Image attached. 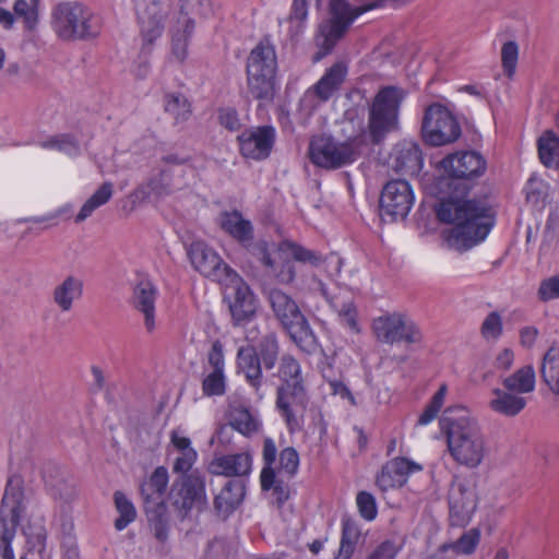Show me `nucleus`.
<instances>
[{
    "instance_id": "nucleus-1",
    "label": "nucleus",
    "mask_w": 559,
    "mask_h": 559,
    "mask_svg": "<svg viewBox=\"0 0 559 559\" xmlns=\"http://www.w3.org/2000/svg\"><path fill=\"white\" fill-rule=\"evenodd\" d=\"M407 92L399 86L381 87L369 107L368 127L361 133L340 142L332 136L320 135L311 140L309 155L318 167L336 169L354 163L360 155V145L378 144L389 133L400 129V109Z\"/></svg>"
},
{
    "instance_id": "nucleus-2",
    "label": "nucleus",
    "mask_w": 559,
    "mask_h": 559,
    "mask_svg": "<svg viewBox=\"0 0 559 559\" xmlns=\"http://www.w3.org/2000/svg\"><path fill=\"white\" fill-rule=\"evenodd\" d=\"M462 193H452L441 200L436 214L441 223L452 227L443 231L447 245L465 252L481 243L495 225L491 207L483 200L466 199Z\"/></svg>"
},
{
    "instance_id": "nucleus-3",
    "label": "nucleus",
    "mask_w": 559,
    "mask_h": 559,
    "mask_svg": "<svg viewBox=\"0 0 559 559\" xmlns=\"http://www.w3.org/2000/svg\"><path fill=\"white\" fill-rule=\"evenodd\" d=\"M453 461L467 468L478 467L489 454V445L478 421L463 408H449L440 419Z\"/></svg>"
},
{
    "instance_id": "nucleus-4",
    "label": "nucleus",
    "mask_w": 559,
    "mask_h": 559,
    "mask_svg": "<svg viewBox=\"0 0 559 559\" xmlns=\"http://www.w3.org/2000/svg\"><path fill=\"white\" fill-rule=\"evenodd\" d=\"M258 250L259 260L267 273L283 285L292 284L297 275L296 265L290 259L312 266H318L323 262L319 252L289 240H283L277 245L263 242L258 246Z\"/></svg>"
},
{
    "instance_id": "nucleus-5",
    "label": "nucleus",
    "mask_w": 559,
    "mask_h": 559,
    "mask_svg": "<svg viewBox=\"0 0 559 559\" xmlns=\"http://www.w3.org/2000/svg\"><path fill=\"white\" fill-rule=\"evenodd\" d=\"M51 28L64 41L90 39L98 36L100 21L80 2H62L51 12Z\"/></svg>"
},
{
    "instance_id": "nucleus-6",
    "label": "nucleus",
    "mask_w": 559,
    "mask_h": 559,
    "mask_svg": "<svg viewBox=\"0 0 559 559\" xmlns=\"http://www.w3.org/2000/svg\"><path fill=\"white\" fill-rule=\"evenodd\" d=\"M277 56L269 40H261L247 58L248 92L254 99L271 100L275 93Z\"/></svg>"
},
{
    "instance_id": "nucleus-7",
    "label": "nucleus",
    "mask_w": 559,
    "mask_h": 559,
    "mask_svg": "<svg viewBox=\"0 0 559 559\" xmlns=\"http://www.w3.org/2000/svg\"><path fill=\"white\" fill-rule=\"evenodd\" d=\"M135 8L143 44L134 62L133 73L139 79H145L151 70L148 57L152 53L153 45L164 32L167 5L157 0H136Z\"/></svg>"
},
{
    "instance_id": "nucleus-8",
    "label": "nucleus",
    "mask_w": 559,
    "mask_h": 559,
    "mask_svg": "<svg viewBox=\"0 0 559 559\" xmlns=\"http://www.w3.org/2000/svg\"><path fill=\"white\" fill-rule=\"evenodd\" d=\"M377 7L373 2L366 7L353 8L346 0H330L329 22L320 28V34L317 37V44L320 51L316 60L322 59L330 53L335 47L336 43L344 36L350 24L362 13L372 10Z\"/></svg>"
},
{
    "instance_id": "nucleus-9",
    "label": "nucleus",
    "mask_w": 559,
    "mask_h": 559,
    "mask_svg": "<svg viewBox=\"0 0 559 559\" xmlns=\"http://www.w3.org/2000/svg\"><path fill=\"white\" fill-rule=\"evenodd\" d=\"M23 497L20 480L10 479L0 508V559H15L12 543L24 511Z\"/></svg>"
},
{
    "instance_id": "nucleus-10",
    "label": "nucleus",
    "mask_w": 559,
    "mask_h": 559,
    "mask_svg": "<svg viewBox=\"0 0 559 559\" xmlns=\"http://www.w3.org/2000/svg\"><path fill=\"white\" fill-rule=\"evenodd\" d=\"M421 134L428 144L442 146L455 142L461 135V128L448 107L433 103L425 110Z\"/></svg>"
},
{
    "instance_id": "nucleus-11",
    "label": "nucleus",
    "mask_w": 559,
    "mask_h": 559,
    "mask_svg": "<svg viewBox=\"0 0 559 559\" xmlns=\"http://www.w3.org/2000/svg\"><path fill=\"white\" fill-rule=\"evenodd\" d=\"M182 11L176 24L170 31V53L168 61L170 63L183 64L189 56V44L194 29V21L189 17L185 10H195L200 14H205L210 10V0H181Z\"/></svg>"
},
{
    "instance_id": "nucleus-12",
    "label": "nucleus",
    "mask_w": 559,
    "mask_h": 559,
    "mask_svg": "<svg viewBox=\"0 0 559 559\" xmlns=\"http://www.w3.org/2000/svg\"><path fill=\"white\" fill-rule=\"evenodd\" d=\"M372 329L377 338L386 344L405 342L417 343L421 333L416 323L405 313H385L376 318Z\"/></svg>"
},
{
    "instance_id": "nucleus-13",
    "label": "nucleus",
    "mask_w": 559,
    "mask_h": 559,
    "mask_svg": "<svg viewBox=\"0 0 559 559\" xmlns=\"http://www.w3.org/2000/svg\"><path fill=\"white\" fill-rule=\"evenodd\" d=\"M414 202L413 189L406 180L389 181L380 198L381 215L391 222L404 219L411 212Z\"/></svg>"
},
{
    "instance_id": "nucleus-14",
    "label": "nucleus",
    "mask_w": 559,
    "mask_h": 559,
    "mask_svg": "<svg viewBox=\"0 0 559 559\" xmlns=\"http://www.w3.org/2000/svg\"><path fill=\"white\" fill-rule=\"evenodd\" d=\"M308 402L306 389H276L275 407L289 432H296L302 428Z\"/></svg>"
},
{
    "instance_id": "nucleus-15",
    "label": "nucleus",
    "mask_w": 559,
    "mask_h": 559,
    "mask_svg": "<svg viewBox=\"0 0 559 559\" xmlns=\"http://www.w3.org/2000/svg\"><path fill=\"white\" fill-rule=\"evenodd\" d=\"M169 499L173 506L183 515L193 507L205 503V481L198 474L181 476L170 489Z\"/></svg>"
},
{
    "instance_id": "nucleus-16",
    "label": "nucleus",
    "mask_w": 559,
    "mask_h": 559,
    "mask_svg": "<svg viewBox=\"0 0 559 559\" xmlns=\"http://www.w3.org/2000/svg\"><path fill=\"white\" fill-rule=\"evenodd\" d=\"M169 483L168 471L158 466L150 478L141 485V496L148 520H160L165 515L166 504L164 496Z\"/></svg>"
},
{
    "instance_id": "nucleus-17",
    "label": "nucleus",
    "mask_w": 559,
    "mask_h": 559,
    "mask_svg": "<svg viewBox=\"0 0 559 559\" xmlns=\"http://www.w3.org/2000/svg\"><path fill=\"white\" fill-rule=\"evenodd\" d=\"M276 141V130L265 124L246 129L238 135L240 153L243 157L262 160L267 158Z\"/></svg>"
},
{
    "instance_id": "nucleus-18",
    "label": "nucleus",
    "mask_w": 559,
    "mask_h": 559,
    "mask_svg": "<svg viewBox=\"0 0 559 559\" xmlns=\"http://www.w3.org/2000/svg\"><path fill=\"white\" fill-rule=\"evenodd\" d=\"M474 486L464 479H455L449 491L450 520L452 525L464 526L476 510Z\"/></svg>"
},
{
    "instance_id": "nucleus-19",
    "label": "nucleus",
    "mask_w": 559,
    "mask_h": 559,
    "mask_svg": "<svg viewBox=\"0 0 559 559\" xmlns=\"http://www.w3.org/2000/svg\"><path fill=\"white\" fill-rule=\"evenodd\" d=\"M440 164L452 180L478 178L485 174L487 168L483 155L474 151L450 154ZM449 186H454V181L450 182Z\"/></svg>"
},
{
    "instance_id": "nucleus-20",
    "label": "nucleus",
    "mask_w": 559,
    "mask_h": 559,
    "mask_svg": "<svg viewBox=\"0 0 559 559\" xmlns=\"http://www.w3.org/2000/svg\"><path fill=\"white\" fill-rule=\"evenodd\" d=\"M188 254L193 267L198 272L219 283L234 271L224 263L217 252L202 241L192 242Z\"/></svg>"
},
{
    "instance_id": "nucleus-21",
    "label": "nucleus",
    "mask_w": 559,
    "mask_h": 559,
    "mask_svg": "<svg viewBox=\"0 0 559 559\" xmlns=\"http://www.w3.org/2000/svg\"><path fill=\"white\" fill-rule=\"evenodd\" d=\"M158 295L156 285L147 278L139 281L133 287L131 304L133 309L141 314L147 334H153L157 329L156 301Z\"/></svg>"
},
{
    "instance_id": "nucleus-22",
    "label": "nucleus",
    "mask_w": 559,
    "mask_h": 559,
    "mask_svg": "<svg viewBox=\"0 0 559 559\" xmlns=\"http://www.w3.org/2000/svg\"><path fill=\"white\" fill-rule=\"evenodd\" d=\"M227 289L231 290L234 300L229 305L230 313L234 321L239 324L254 314V296L249 285L233 271L221 282Z\"/></svg>"
},
{
    "instance_id": "nucleus-23",
    "label": "nucleus",
    "mask_w": 559,
    "mask_h": 559,
    "mask_svg": "<svg viewBox=\"0 0 559 559\" xmlns=\"http://www.w3.org/2000/svg\"><path fill=\"white\" fill-rule=\"evenodd\" d=\"M423 469L421 464L404 456H397L385 463L377 476L376 484L382 491L401 488L408 481L409 476Z\"/></svg>"
},
{
    "instance_id": "nucleus-24",
    "label": "nucleus",
    "mask_w": 559,
    "mask_h": 559,
    "mask_svg": "<svg viewBox=\"0 0 559 559\" xmlns=\"http://www.w3.org/2000/svg\"><path fill=\"white\" fill-rule=\"evenodd\" d=\"M237 369L254 394L262 400L265 396L261 360L252 346L240 347L237 353Z\"/></svg>"
},
{
    "instance_id": "nucleus-25",
    "label": "nucleus",
    "mask_w": 559,
    "mask_h": 559,
    "mask_svg": "<svg viewBox=\"0 0 559 559\" xmlns=\"http://www.w3.org/2000/svg\"><path fill=\"white\" fill-rule=\"evenodd\" d=\"M84 292L83 280L76 275H67L51 292L53 305L61 312H70Z\"/></svg>"
},
{
    "instance_id": "nucleus-26",
    "label": "nucleus",
    "mask_w": 559,
    "mask_h": 559,
    "mask_svg": "<svg viewBox=\"0 0 559 559\" xmlns=\"http://www.w3.org/2000/svg\"><path fill=\"white\" fill-rule=\"evenodd\" d=\"M251 466L250 454L235 453L215 456L209 464V471L213 475L234 477L249 474Z\"/></svg>"
},
{
    "instance_id": "nucleus-27",
    "label": "nucleus",
    "mask_w": 559,
    "mask_h": 559,
    "mask_svg": "<svg viewBox=\"0 0 559 559\" xmlns=\"http://www.w3.org/2000/svg\"><path fill=\"white\" fill-rule=\"evenodd\" d=\"M393 168L402 174L418 175L424 165L420 147L414 142L399 143L393 151Z\"/></svg>"
},
{
    "instance_id": "nucleus-28",
    "label": "nucleus",
    "mask_w": 559,
    "mask_h": 559,
    "mask_svg": "<svg viewBox=\"0 0 559 559\" xmlns=\"http://www.w3.org/2000/svg\"><path fill=\"white\" fill-rule=\"evenodd\" d=\"M33 144L46 151L59 152L70 158L81 156L85 150L78 136L68 132L40 136Z\"/></svg>"
},
{
    "instance_id": "nucleus-29",
    "label": "nucleus",
    "mask_w": 559,
    "mask_h": 559,
    "mask_svg": "<svg viewBox=\"0 0 559 559\" xmlns=\"http://www.w3.org/2000/svg\"><path fill=\"white\" fill-rule=\"evenodd\" d=\"M271 309L284 328L304 314L292 296L278 288H272L267 293Z\"/></svg>"
},
{
    "instance_id": "nucleus-30",
    "label": "nucleus",
    "mask_w": 559,
    "mask_h": 559,
    "mask_svg": "<svg viewBox=\"0 0 559 559\" xmlns=\"http://www.w3.org/2000/svg\"><path fill=\"white\" fill-rule=\"evenodd\" d=\"M170 440L177 453L173 464V472L188 476L187 473L192 469L198 460V452L191 445V440L177 431L171 432Z\"/></svg>"
},
{
    "instance_id": "nucleus-31",
    "label": "nucleus",
    "mask_w": 559,
    "mask_h": 559,
    "mask_svg": "<svg viewBox=\"0 0 559 559\" xmlns=\"http://www.w3.org/2000/svg\"><path fill=\"white\" fill-rule=\"evenodd\" d=\"M219 227L241 243H249L253 239V226L238 211L223 212L218 217Z\"/></svg>"
},
{
    "instance_id": "nucleus-32",
    "label": "nucleus",
    "mask_w": 559,
    "mask_h": 559,
    "mask_svg": "<svg viewBox=\"0 0 559 559\" xmlns=\"http://www.w3.org/2000/svg\"><path fill=\"white\" fill-rule=\"evenodd\" d=\"M346 75V64L344 62L334 63L313 86L316 95L322 102L329 100L340 90Z\"/></svg>"
},
{
    "instance_id": "nucleus-33",
    "label": "nucleus",
    "mask_w": 559,
    "mask_h": 559,
    "mask_svg": "<svg viewBox=\"0 0 559 559\" xmlns=\"http://www.w3.org/2000/svg\"><path fill=\"white\" fill-rule=\"evenodd\" d=\"M243 497V484L238 480H229L214 499L215 510L223 516H228L240 506Z\"/></svg>"
},
{
    "instance_id": "nucleus-34",
    "label": "nucleus",
    "mask_w": 559,
    "mask_h": 559,
    "mask_svg": "<svg viewBox=\"0 0 559 559\" xmlns=\"http://www.w3.org/2000/svg\"><path fill=\"white\" fill-rule=\"evenodd\" d=\"M283 329L289 334L290 338L300 350L312 354L318 349V338L304 314L300 319L293 321Z\"/></svg>"
},
{
    "instance_id": "nucleus-35",
    "label": "nucleus",
    "mask_w": 559,
    "mask_h": 559,
    "mask_svg": "<svg viewBox=\"0 0 559 559\" xmlns=\"http://www.w3.org/2000/svg\"><path fill=\"white\" fill-rule=\"evenodd\" d=\"M492 395L489 402L490 408L504 416L513 417L522 412L526 405L524 397L508 390L493 389Z\"/></svg>"
},
{
    "instance_id": "nucleus-36",
    "label": "nucleus",
    "mask_w": 559,
    "mask_h": 559,
    "mask_svg": "<svg viewBox=\"0 0 559 559\" xmlns=\"http://www.w3.org/2000/svg\"><path fill=\"white\" fill-rule=\"evenodd\" d=\"M277 377L281 381L277 388H284L285 390L293 388L306 389L301 366L292 355H284L281 358Z\"/></svg>"
},
{
    "instance_id": "nucleus-37",
    "label": "nucleus",
    "mask_w": 559,
    "mask_h": 559,
    "mask_svg": "<svg viewBox=\"0 0 559 559\" xmlns=\"http://www.w3.org/2000/svg\"><path fill=\"white\" fill-rule=\"evenodd\" d=\"M506 390L516 394L531 393L535 390L536 374L533 366L527 365L518 369L502 380Z\"/></svg>"
},
{
    "instance_id": "nucleus-38",
    "label": "nucleus",
    "mask_w": 559,
    "mask_h": 559,
    "mask_svg": "<svg viewBox=\"0 0 559 559\" xmlns=\"http://www.w3.org/2000/svg\"><path fill=\"white\" fill-rule=\"evenodd\" d=\"M540 376L549 390L559 395V347H550L544 355Z\"/></svg>"
},
{
    "instance_id": "nucleus-39",
    "label": "nucleus",
    "mask_w": 559,
    "mask_h": 559,
    "mask_svg": "<svg viewBox=\"0 0 559 559\" xmlns=\"http://www.w3.org/2000/svg\"><path fill=\"white\" fill-rule=\"evenodd\" d=\"M539 159L548 168L558 166L559 163V136L552 131H545L538 139Z\"/></svg>"
},
{
    "instance_id": "nucleus-40",
    "label": "nucleus",
    "mask_w": 559,
    "mask_h": 559,
    "mask_svg": "<svg viewBox=\"0 0 559 559\" xmlns=\"http://www.w3.org/2000/svg\"><path fill=\"white\" fill-rule=\"evenodd\" d=\"M114 186L111 182H104L82 205L75 216V223H82L88 218L94 211L105 205L112 197Z\"/></svg>"
},
{
    "instance_id": "nucleus-41",
    "label": "nucleus",
    "mask_w": 559,
    "mask_h": 559,
    "mask_svg": "<svg viewBox=\"0 0 559 559\" xmlns=\"http://www.w3.org/2000/svg\"><path fill=\"white\" fill-rule=\"evenodd\" d=\"M360 537L358 524L352 520H344L342 523V538L336 559H349Z\"/></svg>"
},
{
    "instance_id": "nucleus-42",
    "label": "nucleus",
    "mask_w": 559,
    "mask_h": 559,
    "mask_svg": "<svg viewBox=\"0 0 559 559\" xmlns=\"http://www.w3.org/2000/svg\"><path fill=\"white\" fill-rule=\"evenodd\" d=\"M40 0H16L13 5L14 17L21 20L26 29H34L39 21Z\"/></svg>"
},
{
    "instance_id": "nucleus-43",
    "label": "nucleus",
    "mask_w": 559,
    "mask_h": 559,
    "mask_svg": "<svg viewBox=\"0 0 559 559\" xmlns=\"http://www.w3.org/2000/svg\"><path fill=\"white\" fill-rule=\"evenodd\" d=\"M257 353L265 369H273L276 365L280 353V345L276 335L274 333L265 334L259 343Z\"/></svg>"
},
{
    "instance_id": "nucleus-44",
    "label": "nucleus",
    "mask_w": 559,
    "mask_h": 559,
    "mask_svg": "<svg viewBox=\"0 0 559 559\" xmlns=\"http://www.w3.org/2000/svg\"><path fill=\"white\" fill-rule=\"evenodd\" d=\"M115 506L119 518L115 521V527L118 531L124 530L136 518V510L132 501L121 491L115 492Z\"/></svg>"
},
{
    "instance_id": "nucleus-45",
    "label": "nucleus",
    "mask_w": 559,
    "mask_h": 559,
    "mask_svg": "<svg viewBox=\"0 0 559 559\" xmlns=\"http://www.w3.org/2000/svg\"><path fill=\"white\" fill-rule=\"evenodd\" d=\"M165 110L176 122L186 121L191 115V105L188 99L179 93H170L165 96Z\"/></svg>"
},
{
    "instance_id": "nucleus-46",
    "label": "nucleus",
    "mask_w": 559,
    "mask_h": 559,
    "mask_svg": "<svg viewBox=\"0 0 559 559\" xmlns=\"http://www.w3.org/2000/svg\"><path fill=\"white\" fill-rule=\"evenodd\" d=\"M480 533L476 528L465 532L456 542L442 546L443 551L452 550L457 555H471L479 544Z\"/></svg>"
},
{
    "instance_id": "nucleus-47",
    "label": "nucleus",
    "mask_w": 559,
    "mask_h": 559,
    "mask_svg": "<svg viewBox=\"0 0 559 559\" xmlns=\"http://www.w3.org/2000/svg\"><path fill=\"white\" fill-rule=\"evenodd\" d=\"M447 392V385H440L439 390L433 394L431 401L426 406L423 414L419 416L417 420L418 426H427L437 418L439 412L441 411L444 404Z\"/></svg>"
},
{
    "instance_id": "nucleus-48",
    "label": "nucleus",
    "mask_w": 559,
    "mask_h": 559,
    "mask_svg": "<svg viewBox=\"0 0 559 559\" xmlns=\"http://www.w3.org/2000/svg\"><path fill=\"white\" fill-rule=\"evenodd\" d=\"M226 388V376L222 371H210L202 381V393L207 397L224 395Z\"/></svg>"
},
{
    "instance_id": "nucleus-49",
    "label": "nucleus",
    "mask_w": 559,
    "mask_h": 559,
    "mask_svg": "<svg viewBox=\"0 0 559 559\" xmlns=\"http://www.w3.org/2000/svg\"><path fill=\"white\" fill-rule=\"evenodd\" d=\"M231 427L243 436H250L260 428V423L246 409L237 412L230 421Z\"/></svg>"
},
{
    "instance_id": "nucleus-50",
    "label": "nucleus",
    "mask_w": 559,
    "mask_h": 559,
    "mask_svg": "<svg viewBox=\"0 0 559 559\" xmlns=\"http://www.w3.org/2000/svg\"><path fill=\"white\" fill-rule=\"evenodd\" d=\"M503 331L502 318L497 311H491L483 321L480 332L486 341H497Z\"/></svg>"
},
{
    "instance_id": "nucleus-51",
    "label": "nucleus",
    "mask_w": 559,
    "mask_h": 559,
    "mask_svg": "<svg viewBox=\"0 0 559 559\" xmlns=\"http://www.w3.org/2000/svg\"><path fill=\"white\" fill-rule=\"evenodd\" d=\"M519 47L515 41H507L501 49V61L506 75L512 79L518 64Z\"/></svg>"
},
{
    "instance_id": "nucleus-52",
    "label": "nucleus",
    "mask_w": 559,
    "mask_h": 559,
    "mask_svg": "<svg viewBox=\"0 0 559 559\" xmlns=\"http://www.w3.org/2000/svg\"><path fill=\"white\" fill-rule=\"evenodd\" d=\"M308 17V2L307 0H294L292 5V13L289 16L290 29L295 35L301 33L305 28V22Z\"/></svg>"
},
{
    "instance_id": "nucleus-53",
    "label": "nucleus",
    "mask_w": 559,
    "mask_h": 559,
    "mask_svg": "<svg viewBox=\"0 0 559 559\" xmlns=\"http://www.w3.org/2000/svg\"><path fill=\"white\" fill-rule=\"evenodd\" d=\"M358 512L366 521H373L378 514L376 498L368 491H359L356 497Z\"/></svg>"
},
{
    "instance_id": "nucleus-54",
    "label": "nucleus",
    "mask_w": 559,
    "mask_h": 559,
    "mask_svg": "<svg viewBox=\"0 0 559 559\" xmlns=\"http://www.w3.org/2000/svg\"><path fill=\"white\" fill-rule=\"evenodd\" d=\"M298 467H299L298 452L292 447H287V448L283 449L280 453V472L292 477L297 473Z\"/></svg>"
},
{
    "instance_id": "nucleus-55",
    "label": "nucleus",
    "mask_w": 559,
    "mask_h": 559,
    "mask_svg": "<svg viewBox=\"0 0 559 559\" xmlns=\"http://www.w3.org/2000/svg\"><path fill=\"white\" fill-rule=\"evenodd\" d=\"M537 296L544 302L559 298V272L540 282Z\"/></svg>"
},
{
    "instance_id": "nucleus-56",
    "label": "nucleus",
    "mask_w": 559,
    "mask_h": 559,
    "mask_svg": "<svg viewBox=\"0 0 559 559\" xmlns=\"http://www.w3.org/2000/svg\"><path fill=\"white\" fill-rule=\"evenodd\" d=\"M207 360L212 371L225 372L224 347L219 341H215L207 355Z\"/></svg>"
},
{
    "instance_id": "nucleus-57",
    "label": "nucleus",
    "mask_w": 559,
    "mask_h": 559,
    "mask_svg": "<svg viewBox=\"0 0 559 559\" xmlns=\"http://www.w3.org/2000/svg\"><path fill=\"white\" fill-rule=\"evenodd\" d=\"M340 322L353 332H359L357 311L353 304H345L338 312Z\"/></svg>"
},
{
    "instance_id": "nucleus-58",
    "label": "nucleus",
    "mask_w": 559,
    "mask_h": 559,
    "mask_svg": "<svg viewBox=\"0 0 559 559\" xmlns=\"http://www.w3.org/2000/svg\"><path fill=\"white\" fill-rule=\"evenodd\" d=\"M218 119L221 124L229 131H237L241 127L238 112L234 108L227 107L219 109Z\"/></svg>"
},
{
    "instance_id": "nucleus-59",
    "label": "nucleus",
    "mask_w": 559,
    "mask_h": 559,
    "mask_svg": "<svg viewBox=\"0 0 559 559\" xmlns=\"http://www.w3.org/2000/svg\"><path fill=\"white\" fill-rule=\"evenodd\" d=\"M399 549L391 540H384L373 549L367 559H395Z\"/></svg>"
},
{
    "instance_id": "nucleus-60",
    "label": "nucleus",
    "mask_w": 559,
    "mask_h": 559,
    "mask_svg": "<svg viewBox=\"0 0 559 559\" xmlns=\"http://www.w3.org/2000/svg\"><path fill=\"white\" fill-rule=\"evenodd\" d=\"M514 361V353L509 348L502 349L495 359V367L498 370L507 371L511 368Z\"/></svg>"
},
{
    "instance_id": "nucleus-61",
    "label": "nucleus",
    "mask_w": 559,
    "mask_h": 559,
    "mask_svg": "<svg viewBox=\"0 0 559 559\" xmlns=\"http://www.w3.org/2000/svg\"><path fill=\"white\" fill-rule=\"evenodd\" d=\"M260 481L263 490H270L278 484L273 465H264L261 471Z\"/></svg>"
},
{
    "instance_id": "nucleus-62",
    "label": "nucleus",
    "mask_w": 559,
    "mask_h": 559,
    "mask_svg": "<svg viewBox=\"0 0 559 559\" xmlns=\"http://www.w3.org/2000/svg\"><path fill=\"white\" fill-rule=\"evenodd\" d=\"M263 461L265 465H273L276 461L277 449L271 438H265L263 443Z\"/></svg>"
},
{
    "instance_id": "nucleus-63",
    "label": "nucleus",
    "mask_w": 559,
    "mask_h": 559,
    "mask_svg": "<svg viewBox=\"0 0 559 559\" xmlns=\"http://www.w3.org/2000/svg\"><path fill=\"white\" fill-rule=\"evenodd\" d=\"M537 335H538V331L536 328H533V326L523 328L520 333L522 345L525 347H532L536 341Z\"/></svg>"
},
{
    "instance_id": "nucleus-64",
    "label": "nucleus",
    "mask_w": 559,
    "mask_h": 559,
    "mask_svg": "<svg viewBox=\"0 0 559 559\" xmlns=\"http://www.w3.org/2000/svg\"><path fill=\"white\" fill-rule=\"evenodd\" d=\"M63 559H80L78 545L73 540L63 544Z\"/></svg>"
}]
</instances>
